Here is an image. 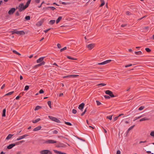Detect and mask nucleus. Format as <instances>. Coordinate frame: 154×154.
I'll use <instances>...</instances> for the list:
<instances>
[{
	"label": "nucleus",
	"instance_id": "1",
	"mask_svg": "<svg viewBox=\"0 0 154 154\" xmlns=\"http://www.w3.org/2000/svg\"><path fill=\"white\" fill-rule=\"evenodd\" d=\"M28 7V6H26V5L25 6L22 3L19 5L18 8V9L20 11H23Z\"/></svg>",
	"mask_w": 154,
	"mask_h": 154
},
{
	"label": "nucleus",
	"instance_id": "2",
	"mask_svg": "<svg viewBox=\"0 0 154 154\" xmlns=\"http://www.w3.org/2000/svg\"><path fill=\"white\" fill-rule=\"evenodd\" d=\"M40 154H52V152L50 150H45L40 151Z\"/></svg>",
	"mask_w": 154,
	"mask_h": 154
},
{
	"label": "nucleus",
	"instance_id": "3",
	"mask_svg": "<svg viewBox=\"0 0 154 154\" xmlns=\"http://www.w3.org/2000/svg\"><path fill=\"white\" fill-rule=\"evenodd\" d=\"M45 143L48 144H54L57 143V141L51 139H48L45 141Z\"/></svg>",
	"mask_w": 154,
	"mask_h": 154
},
{
	"label": "nucleus",
	"instance_id": "4",
	"mask_svg": "<svg viewBox=\"0 0 154 154\" xmlns=\"http://www.w3.org/2000/svg\"><path fill=\"white\" fill-rule=\"evenodd\" d=\"M48 118L53 121L56 122H59L60 121L57 118H55L52 116H49Z\"/></svg>",
	"mask_w": 154,
	"mask_h": 154
},
{
	"label": "nucleus",
	"instance_id": "5",
	"mask_svg": "<svg viewBox=\"0 0 154 154\" xmlns=\"http://www.w3.org/2000/svg\"><path fill=\"white\" fill-rule=\"evenodd\" d=\"M94 45H95L94 43H91L87 45V47L89 49L91 50L94 48Z\"/></svg>",
	"mask_w": 154,
	"mask_h": 154
},
{
	"label": "nucleus",
	"instance_id": "6",
	"mask_svg": "<svg viewBox=\"0 0 154 154\" xmlns=\"http://www.w3.org/2000/svg\"><path fill=\"white\" fill-rule=\"evenodd\" d=\"M29 136L28 134H26L25 135H23V136H22L20 137H19L17 138V141H19L20 140H21L22 139H23L25 137H27Z\"/></svg>",
	"mask_w": 154,
	"mask_h": 154
},
{
	"label": "nucleus",
	"instance_id": "7",
	"mask_svg": "<svg viewBox=\"0 0 154 154\" xmlns=\"http://www.w3.org/2000/svg\"><path fill=\"white\" fill-rule=\"evenodd\" d=\"M111 60H108L105 61L103 62H101L98 63V65H105L107 63H109L111 61Z\"/></svg>",
	"mask_w": 154,
	"mask_h": 154
},
{
	"label": "nucleus",
	"instance_id": "8",
	"mask_svg": "<svg viewBox=\"0 0 154 154\" xmlns=\"http://www.w3.org/2000/svg\"><path fill=\"white\" fill-rule=\"evenodd\" d=\"M57 147H62L64 148L66 147V144H63V143H59L58 145L56 146Z\"/></svg>",
	"mask_w": 154,
	"mask_h": 154
},
{
	"label": "nucleus",
	"instance_id": "9",
	"mask_svg": "<svg viewBox=\"0 0 154 154\" xmlns=\"http://www.w3.org/2000/svg\"><path fill=\"white\" fill-rule=\"evenodd\" d=\"M15 11V9L14 8H11L10 10L8 11V14L9 15L12 14Z\"/></svg>",
	"mask_w": 154,
	"mask_h": 154
},
{
	"label": "nucleus",
	"instance_id": "10",
	"mask_svg": "<svg viewBox=\"0 0 154 154\" xmlns=\"http://www.w3.org/2000/svg\"><path fill=\"white\" fill-rule=\"evenodd\" d=\"M45 57H42L41 58H40L38 59L37 60V63H42V62H44L43 60L44 59V58Z\"/></svg>",
	"mask_w": 154,
	"mask_h": 154
},
{
	"label": "nucleus",
	"instance_id": "11",
	"mask_svg": "<svg viewBox=\"0 0 154 154\" xmlns=\"http://www.w3.org/2000/svg\"><path fill=\"white\" fill-rule=\"evenodd\" d=\"M85 105L84 103H82L79 105L78 107L79 109L81 110H82L83 109L84 107L85 106Z\"/></svg>",
	"mask_w": 154,
	"mask_h": 154
},
{
	"label": "nucleus",
	"instance_id": "12",
	"mask_svg": "<svg viewBox=\"0 0 154 154\" xmlns=\"http://www.w3.org/2000/svg\"><path fill=\"white\" fill-rule=\"evenodd\" d=\"M16 145V144H12L10 145H9L7 146V148L8 149H12Z\"/></svg>",
	"mask_w": 154,
	"mask_h": 154
},
{
	"label": "nucleus",
	"instance_id": "13",
	"mask_svg": "<svg viewBox=\"0 0 154 154\" xmlns=\"http://www.w3.org/2000/svg\"><path fill=\"white\" fill-rule=\"evenodd\" d=\"M16 34H18L19 35H24V32L23 31H16Z\"/></svg>",
	"mask_w": 154,
	"mask_h": 154
},
{
	"label": "nucleus",
	"instance_id": "14",
	"mask_svg": "<svg viewBox=\"0 0 154 154\" xmlns=\"http://www.w3.org/2000/svg\"><path fill=\"white\" fill-rule=\"evenodd\" d=\"M54 151V153L58 154H67L66 153H64L63 152H61L60 151H58V150H53Z\"/></svg>",
	"mask_w": 154,
	"mask_h": 154
},
{
	"label": "nucleus",
	"instance_id": "15",
	"mask_svg": "<svg viewBox=\"0 0 154 154\" xmlns=\"http://www.w3.org/2000/svg\"><path fill=\"white\" fill-rule=\"evenodd\" d=\"M54 151V153L58 154H67L66 153H64L63 152H61L60 151H58V150H53Z\"/></svg>",
	"mask_w": 154,
	"mask_h": 154
},
{
	"label": "nucleus",
	"instance_id": "16",
	"mask_svg": "<svg viewBox=\"0 0 154 154\" xmlns=\"http://www.w3.org/2000/svg\"><path fill=\"white\" fill-rule=\"evenodd\" d=\"M45 62H42L39 63L38 64H37L34 66L35 68H37V67L40 66L42 65H45Z\"/></svg>",
	"mask_w": 154,
	"mask_h": 154
},
{
	"label": "nucleus",
	"instance_id": "17",
	"mask_svg": "<svg viewBox=\"0 0 154 154\" xmlns=\"http://www.w3.org/2000/svg\"><path fill=\"white\" fill-rule=\"evenodd\" d=\"M41 126H38L36 127L34 129V130H33V131H38L39 130H41Z\"/></svg>",
	"mask_w": 154,
	"mask_h": 154
},
{
	"label": "nucleus",
	"instance_id": "18",
	"mask_svg": "<svg viewBox=\"0 0 154 154\" xmlns=\"http://www.w3.org/2000/svg\"><path fill=\"white\" fill-rule=\"evenodd\" d=\"M13 135L11 134H8V136L7 137L6 139L7 140H8L10 139H11V137H12Z\"/></svg>",
	"mask_w": 154,
	"mask_h": 154
},
{
	"label": "nucleus",
	"instance_id": "19",
	"mask_svg": "<svg viewBox=\"0 0 154 154\" xmlns=\"http://www.w3.org/2000/svg\"><path fill=\"white\" fill-rule=\"evenodd\" d=\"M149 120V119L145 117V118H143L141 119L140 120V122H141L143 121H146V120Z\"/></svg>",
	"mask_w": 154,
	"mask_h": 154
},
{
	"label": "nucleus",
	"instance_id": "20",
	"mask_svg": "<svg viewBox=\"0 0 154 154\" xmlns=\"http://www.w3.org/2000/svg\"><path fill=\"white\" fill-rule=\"evenodd\" d=\"M134 53L137 55H141L142 54V52L140 51L135 52Z\"/></svg>",
	"mask_w": 154,
	"mask_h": 154
},
{
	"label": "nucleus",
	"instance_id": "21",
	"mask_svg": "<svg viewBox=\"0 0 154 154\" xmlns=\"http://www.w3.org/2000/svg\"><path fill=\"white\" fill-rule=\"evenodd\" d=\"M41 120V119L40 118H38L36 120L32 121V122L33 123H35L36 122L39 121Z\"/></svg>",
	"mask_w": 154,
	"mask_h": 154
},
{
	"label": "nucleus",
	"instance_id": "22",
	"mask_svg": "<svg viewBox=\"0 0 154 154\" xmlns=\"http://www.w3.org/2000/svg\"><path fill=\"white\" fill-rule=\"evenodd\" d=\"M134 125H133L132 126H131V127H130L129 128V129H128V130L127 131V133H128L129 131H130V130H131L132 129H133V128L134 127Z\"/></svg>",
	"mask_w": 154,
	"mask_h": 154
},
{
	"label": "nucleus",
	"instance_id": "23",
	"mask_svg": "<svg viewBox=\"0 0 154 154\" xmlns=\"http://www.w3.org/2000/svg\"><path fill=\"white\" fill-rule=\"evenodd\" d=\"M6 111V110L5 109H3V111L2 115V116L5 117L6 116V114H5Z\"/></svg>",
	"mask_w": 154,
	"mask_h": 154
},
{
	"label": "nucleus",
	"instance_id": "24",
	"mask_svg": "<svg viewBox=\"0 0 154 154\" xmlns=\"http://www.w3.org/2000/svg\"><path fill=\"white\" fill-rule=\"evenodd\" d=\"M62 17L61 16L59 17L56 20V23H58L60 21Z\"/></svg>",
	"mask_w": 154,
	"mask_h": 154
},
{
	"label": "nucleus",
	"instance_id": "25",
	"mask_svg": "<svg viewBox=\"0 0 154 154\" xmlns=\"http://www.w3.org/2000/svg\"><path fill=\"white\" fill-rule=\"evenodd\" d=\"M41 106H36V108H35V110H38L39 109L41 108Z\"/></svg>",
	"mask_w": 154,
	"mask_h": 154
},
{
	"label": "nucleus",
	"instance_id": "26",
	"mask_svg": "<svg viewBox=\"0 0 154 154\" xmlns=\"http://www.w3.org/2000/svg\"><path fill=\"white\" fill-rule=\"evenodd\" d=\"M100 2L101 3L100 5V6L102 7L105 5V2L103 1V0H100Z\"/></svg>",
	"mask_w": 154,
	"mask_h": 154
},
{
	"label": "nucleus",
	"instance_id": "27",
	"mask_svg": "<svg viewBox=\"0 0 154 154\" xmlns=\"http://www.w3.org/2000/svg\"><path fill=\"white\" fill-rule=\"evenodd\" d=\"M55 22V20H50L49 23L50 24H53Z\"/></svg>",
	"mask_w": 154,
	"mask_h": 154
},
{
	"label": "nucleus",
	"instance_id": "28",
	"mask_svg": "<svg viewBox=\"0 0 154 154\" xmlns=\"http://www.w3.org/2000/svg\"><path fill=\"white\" fill-rule=\"evenodd\" d=\"M79 76L78 75H71V78H76L77 77H78Z\"/></svg>",
	"mask_w": 154,
	"mask_h": 154
},
{
	"label": "nucleus",
	"instance_id": "29",
	"mask_svg": "<svg viewBox=\"0 0 154 154\" xmlns=\"http://www.w3.org/2000/svg\"><path fill=\"white\" fill-rule=\"evenodd\" d=\"M112 92V91H110L109 90H107L105 91V92L106 94L108 95L110 93H111Z\"/></svg>",
	"mask_w": 154,
	"mask_h": 154
},
{
	"label": "nucleus",
	"instance_id": "30",
	"mask_svg": "<svg viewBox=\"0 0 154 154\" xmlns=\"http://www.w3.org/2000/svg\"><path fill=\"white\" fill-rule=\"evenodd\" d=\"M112 115L108 116L106 117V118L109 119L110 120H112Z\"/></svg>",
	"mask_w": 154,
	"mask_h": 154
},
{
	"label": "nucleus",
	"instance_id": "31",
	"mask_svg": "<svg viewBox=\"0 0 154 154\" xmlns=\"http://www.w3.org/2000/svg\"><path fill=\"white\" fill-rule=\"evenodd\" d=\"M13 93H14V91H13L11 92H9V93H8L6 94L5 95V96H8V95H11Z\"/></svg>",
	"mask_w": 154,
	"mask_h": 154
},
{
	"label": "nucleus",
	"instance_id": "32",
	"mask_svg": "<svg viewBox=\"0 0 154 154\" xmlns=\"http://www.w3.org/2000/svg\"><path fill=\"white\" fill-rule=\"evenodd\" d=\"M67 58H68V59H71L72 60H77L76 58H72L71 57H69V56H67Z\"/></svg>",
	"mask_w": 154,
	"mask_h": 154
},
{
	"label": "nucleus",
	"instance_id": "33",
	"mask_svg": "<svg viewBox=\"0 0 154 154\" xmlns=\"http://www.w3.org/2000/svg\"><path fill=\"white\" fill-rule=\"evenodd\" d=\"M106 85V84L105 83H100L97 85V86H104Z\"/></svg>",
	"mask_w": 154,
	"mask_h": 154
},
{
	"label": "nucleus",
	"instance_id": "34",
	"mask_svg": "<svg viewBox=\"0 0 154 154\" xmlns=\"http://www.w3.org/2000/svg\"><path fill=\"white\" fill-rule=\"evenodd\" d=\"M48 103L50 108H51V101H48Z\"/></svg>",
	"mask_w": 154,
	"mask_h": 154
},
{
	"label": "nucleus",
	"instance_id": "35",
	"mask_svg": "<svg viewBox=\"0 0 154 154\" xmlns=\"http://www.w3.org/2000/svg\"><path fill=\"white\" fill-rule=\"evenodd\" d=\"M29 86L28 85H26L24 88V91H27L29 89Z\"/></svg>",
	"mask_w": 154,
	"mask_h": 154
},
{
	"label": "nucleus",
	"instance_id": "36",
	"mask_svg": "<svg viewBox=\"0 0 154 154\" xmlns=\"http://www.w3.org/2000/svg\"><path fill=\"white\" fill-rule=\"evenodd\" d=\"M42 22L41 21H40L38 22V23H37V25L38 26H40L42 25Z\"/></svg>",
	"mask_w": 154,
	"mask_h": 154
},
{
	"label": "nucleus",
	"instance_id": "37",
	"mask_svg": "<svg viewBox=\"0 0 154 154\" xmlns=\"http://www.w3.org/2000/svg\"><path fill=\"white\" fill-rule=\"evenodd\" d=\"M96 102L98 106H100L101 104V103L98 100H96Z\"/></svg>",
	"mask_w": 154,
	"mask_h": 154
},
{
	"label": "nucleus",
	"instance_id": "38",
	"mask_svg": "<svg viewBox=\"0 0 154 154\" xmlns=\"http://www.w3.org/2000/svg\"><path fill=\"white\" fill-rule=\"evenodd\" d=\"M150 135L151 136L154 137V131H151L150 133Z\"/></svg>",
	"mask_w": 154,
	"mask_h": 154
},
{
	"label": "nucleus",
	"instance_id": "39",
	"mask_svg": "<svg viewBox=\"0 0 154 154\" xmlns=\"http://www.w3.org/2000/svg\"><path fill=\"white\" fill-rule=\"evenodd\" d=\"M52 133L53 134H57L58 133V131L56 130H55L52 131Z\"/></svg>",
	"mask_w": 154,
	"mask_h": 154
},
{
	"label": "nucleus",
	"instance_id": "40",
	"mask_svg": "<svg viewBox=\"0 0 154 154\" xmlns=\"http://www.w3.org/2000/svg\"><path fill=\"white\" fill-rule=\"evenodd\" d=\"M13 53H14L15 54H16L17 55H20V54L19 53H18L17 52V51L13 50Z\"/></svg>",
	"mask_w": 154,
	"mask_h": 154
},
{
	"label": "nucleus",
	"instance_id": "41",
	"mask_svg": "<svg viewBox=\"0 0 154 154\" xmlns=\"http://www.w3.org/2000/svg\"><path fill=\"white\" fill-rule=\"evenodd\" d=\"M87 111V108H85V110L84 111V112H83V113H82V114H81V116H83V115L85 114V112H86V111Z\"/></svg>",
	"mask_w": 154,
	"mask_h": 154
},
{
	"label": "nucleus",
	"instance_id": "42",
	"mask_svg": "<svg viewBox=\"0 0 154 154\" xmlns=\"http://www.w3.org/2000/svg\"><path fill=\"white\" fill-rule=\"evenodd\" d=\"M25 19L26 20H28L30 19V17L29 16H27L25 17Z\"/></svg>",
	"mask_w": 154,
	"mask_h": 154
},
{
	"label": "nucleus",
	"instance_id": "43",
	"mask_svg": "<svg viewBox=\"0 0 154 154\" xmlns=\"http://www.w3.org/2000/svg\"><path fill=\"white\" fill-rule=\"evenodd\" d=\"M31 0H29L27 2V3H26V6H28L29 4H30Z\"/></svg>",
	"mask_w": 154,
	"mask_h": 154
},
{
	"label": "nucleus",
	"instance_id": "44",
	"mask_svg": "<svg viewBox=\"0 0 154 154\" xmlns=\"http://www.w3.org/2000/svg\"><path fill=\"white\" fill-rule=\"evenodd\" d=\"M144 116H145V115L144 114H143L142 115H141L140 116L137 117V119H139L140 118Z\"/></svg>",
	"mask_w": 154,
	"mask_h": 154
},
{
	"label": "nucleus",
	"instance_id": "45",
	"mask_svg": "<svg viewBox=\"0 0 154 154\" xmlns=\"http://www.w3.org/2000/svg\"><path fill=\"white\" fill-rule=\"evenodd\" d=\"M71 78V75H68V76H66L63 77V78H68V79L70 78Z\"/></svg>",
	"mask_w": 154,
	"mask_h": 154
},
{
	"label": "nucleus",
	"instance_id": "46",
	"mask_svg": "<svg viewBox=\"0 0 154 154\" xmlns=\"http://www.w3.org/2000/svg\"><path fill=\"white\" fill-rule=\"evenodd\" d=\"M65 124L68 125H72V124L68 122H65Z\"/></svg>",
	"mask_w": 154,
	"mask_h": 154
},
{
	"label": "nucleus",
	"instance_id": "47",
	"mask_svg": "<svg viewBox=\"0 0 154 154\" xmlns=\"http://www.w3.org/2000/svg\"><path fill=\"white\" fill-rule=\"evenodd\" d=\"M48 8H50L52 9V11H54L55 9V8L54 7H48Z\"/></svg>",
	"mask_w": 154,
	"mask_h": 154
},
{
	"label": "nucleus",
	"instance_id": "48",
	"mask_svg": "<svg viewBox=\"0 0 154 154\" xmlns=\"http://www.w3.org/2000/svg\"><path fill=\"white\" fill-rule=\"evenodd\" d=\"M144 108V106H141L138 109V110H142V109H143Z\"/></svg>",
	"mask_w": 154,
	"mask_h": 154
},
{
	"label": "nucleus",
	"instance_id": "49",
	"mask_svg": "<svg viewBox=\"0 0 154 154\" xmlns=\"http://www.w3.org/2000/svg\"><path fill=\"white\" fill-rule=\"evenodd\" d=\"M108 95H110V97H114V96L112 92L111 93H110Z\"/></svg>",
	"mask_w": 154,
	"mask_h": 154
},
{
	"label": "nucleus",
	"instance_id": "50",
	"mask_svg": "<svg viewBox=\"0 0 154 154\" xmlns=\"http://www.w3.org/2000/svg\"><path fill=\"white\" fill-rule=\"evenodd\" d=\"M145 50L148 52H149L150 51V50L149 48H146Z\"/></svg>",
	"mask_w": 154,
	"mask_h": 154
},
{
	"label": "nucleus",
	"instance_id": "51",
	"mask_svg": "<svg viewBox=\"0 0 154 154\" xmlns=\"http://www.w3.org/2000/svg\"><path fill=\"white\" fill-rule=\"evenodd\" d=\"M76 110L75 109H73L72 110V112L74 114H75L76 113Z\"/></svg>",
	"mask_w": 154,
	"mask_h": 154
},
{
	"label": "nucleus",
	"instance_id": "52",
	"mask_svg": "<svg viewBox=\"0 0 154 154\" xmlns=\"http://www.w3.org/2000/svg\"><path fill=\"white\" fill-rule=\"evenodd\" d=\"M66 47H64L63 48L61 49H60V51L61 52L63 51L66 50Z\"/></svg>",
	"mask_w": 154,
	"mask_h": 154
},
{
	"label": "nucleus",
	"instance_id": "53",
	"mask_svg": "<svg viewBox=\"0 0 154 154\" xmlns=\"http://www.w3.org/2000/svg\"><path fill=\"white\" fill-rule=\"evenodd\" d=\"M16 31L17 30H13V31H11V32L12 34H16Z\"/></svg>",
	"mask_w": 154,
	"mask_h": 154
},
{
	"label": "nucleus",
	"instance_id": "54",
	"mask_svg": "<svg viewBox=\"0 0 154 154\" xmlns=\"http://www.w3.org/2000/svg\"><path fill=\"white\" fill-rule=\"evenodd\" d=\"M39 93L40 94H42L44 93V91L43 90L41 89L39 91Z\"/></svg>",
	"mask_w": 154,
	"mask_h": 154
},
{
	"label": "nucleus",
	"instance_id": "55",
	"mask_svg": "<svg viewBox=\"0 0 154 154\" xmlns=\"http://www.w3.org/2000/svg\"><path fill=\"white\" fill-rule=\"evenodd\" d=\"M146 142H147L146 141H141L140 142V143H139L140 144L142 143H146Z\"/></svg>",
	"mask_w": 154,
	"mask_h": 154
},
{
	"label": "nucleus",
	"instance_id": "56",
	"mask_svg": "<svg viewBox=\"0 0 154 154\" xmlns=\"http://www.w3.org/2000/svg\"><path fill=\"white\" fill-rule=\"evenodd\" d=\"M104 97L106 99H109L110 98V97L109 96H108V95H105L104 96Z\"/></svg>",
	"mask_w": 154,
	"mask_h": 154
},
{
	"label": "nucleus",
	"instance_id": "57",
	"mask_svg": "<svg viewBox=\"0 0 154 154\" xmlns=\"http://www.w3.org/2000/svg\"><path fill=\"white\" fill-rule=\"evenodd\" d=\"M118 118H119V116H117V117H115L114 118V121H115L116 120H117V119H118Z\"/></svg>",
	"mask_w": 154,
	"mask_h": 154
},
{
	"label": "nucleus",
	"instance_id": "58",
	"mask_svg": "<svg viewBox=\"0 0 154 154\" xmlns=\"http://www.w3.org/2000/svg\"><path fill=\"white\" fill-rule=\"evenodd\" d=\"M132 66V64H129L128 65H127L125 66V68H127L129 67V66Z\"/></svg>",
	"mask_w": 154,
	"mask_h": 154
},
{
	"label": "nucleus",
	"instance_id": "59",
	"mask_svg": "<svg viewBox=\"0 0 154 154\" xmlns=\"http://www.w3.org/2000/svg\"><path fill=\"white\" fill-rule=\"evenodd\" d=\"M57 47H58L59 48H61V45L59 44H57Z\"/></svg>",
	"mask_w": 154,
	"mask_h": 154
},
{
	"label": "nucleus",
	"instance_id": "60",
	"mask_svg": "<svg viewBox=\"0 0 154 154\" xmlns=\"http://www.w3.org/2000/svg\"><path fill=\"white\" fill-rule=\"evenodd\" d=\"M116 154H121V151L120 150L117 151Z\"/></svg>",
	"mask_w": 154,
	"mask_h": 154
},
{
	"label": "nucleus",
	"instance_id": "61",
	"mask_svg": "<svg viewBox=\"0 0 154 154\" xmlns=\"http://www.w3.org/2000/svg\"><path fill=\"white\" fill-rule=\"evenodd\" d=\"M5 87V84H4L3 85H2V86L1 88L2 89L4 88Z\"/></svg>",
	"mask_w": 154,
	"mask_h": 154
},
{
	"label": "nucleus",
	"instance_id": "62",
	"mask_svg": "<svg viewBox=\"0 0 154 154\" xmlns=\"http://www.w3.org/2000/svg\"><path fill=\"white\" fill-rule=\"evenodd\" d=\"M130 13L128 11H127V12H126V14L127 15H130Z\"/></svg>",
	"mask_w": 154,
	"mask_h": 154
},
{
	"label": "nucleus",
	"instance_id": "63",
	"mask_svg": "<svg viewBox=\"0 0 154 154\" xmlns=\"http://www.w3.org/2000/svg\"><path fill=\"white\" fill-rule=\"evenodd\" d=\"M40 1V0H35V2L37 3H39Z\"/></svg>",
	"mask_w": 154,
	"mask_h": 154
},
{
	"label": "nucleus",
	"instance_id": "64",
	"mask_svg": "<svg viewBox=\"0 0 154 154\" xmlns=\"http://www.w3.org/2000/svg\"><path fill=\"white\" fill-rule=\"evenodd\" d=\"M50 29H48V30H45V33H46L47 32H48V31L49 30H50Z\"/></svg>",
	"mask_w": 154,
	"mask_h": 154
}]
</instances>
